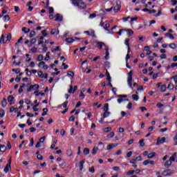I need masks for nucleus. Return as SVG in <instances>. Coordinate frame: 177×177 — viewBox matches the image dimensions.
Listing matches in <instances>:
<instances>
[{
	"label": "nucleus",
	"instance_id": "f257e3e1",
	"mask_svg": "<svg viewBox=\"0 0 177 177\" xmlns=\"http://www.w3.org/2000/svg\"><path fill=\"white\" fill-rule=\"evenodd\" d=\"M132 75H133V71H131L128 73V77H127V84L129 85L131 89H133L132 88Z\"/></svg>",
	"mask_w": 177,
	"mask_h": 177
},
{
	"label": "nucleus",
	"instance_id": "f03ea898",
	"mask_svg": "<svg viewBox=\"0 0 177 177\" xmlns=\"http://www.w3.org/2000/svg\"><path fill=\"white\" fill-rule=\"evenodd\" d=\"M39 89V85L35 84L30 86L29 88H28V92H31V91H38Z\"/></svg>",
	"mask_w": 177,
	"mask_h": 177
},
{
	"label": "nucleus",
	"instance_id": "7ed1b4c3",
	"mask_svg": "<svg viewBox=\"0 0 177 177\" xmlns=\"http://www.w3.org/2000/svg\"><path fill=\"white\" fill-rule=\"evenodd\" d=\"M172 171L169 169H166L165 171H162V174L163 175V176H171V175H172Z\"/></svg>",
	"mask_w": 177,
	"mask_h": 177
},
{
	"label": "nucleus",
	"instance_id": "20e7f679",
	"mask_svg": "<svg viewBox=\"0 0 177 177\" xmlns=\"http://www.w3.org/2000/svg\"><path fill=\"white\" fill-rule=\"evenodd\" d=\"M96 47L98 48V49H102L103 46H106V44L102 41H96Z\"/></svg>",
	"mask_w": 177,
	"mask_h": 177
},
{
	"label": "nucleus",
	"instance_id": "39448f33",
	"mask_svg": "<svg viewBox=\"0 0 177 177\" xmlns=\"http://www.w3.org/2000/svg\"><path fill=\"white\" fill-rule=\"evenodd\" d=\"M8 102L10 103V106H12V104H15V97L12 95H9L7 98Z\"/></svg>",
	"mask_w": 177,
	"mask_h": 177
},
{
	"label": "nucleus",
	"instance_id": "423d86ee",
	"mask_svg": "<svg viewBox=\"0 0 177 177\" xmlns=\"http://www.w3.org/2000/svg\"><path fill=\"white\" fill-rule=\"evenodd\" d=\"M77 8H79V9H86V4L84 1L79 2Z\"/></svg>",
	"mask_w": 177,
	"mask_h": 177
},
{
	"label": "nucleus",
	"instance_id": "0eeeda50",
	"mask_svg": "<svg viewBox=\"0 0 177 177\" xmlns=\"http://www.w3.org/2000/svg\"><path fill=\"white\" fill-rule=\"evenodd\" d=\"M37 74H38V75H39V77L40 78H46V80L48 78V73L44 74V73H42V71H39L37 73Z\"/></svg>",
	"mask_w": 177,
	"mask_h": 177
},
{
	"label": "nucleus",
	"instance_id": "6e6552de",
	"mask_svg": "<svg viewBox=\"0 0 177 177\" xmlns=\"http://www.w3.org/2000/svg\"><path fill=\"white\" fill-rule=\"evenodd\" d=\"M165 138L163 137L162 139H158V141L156 142V146H160V145H162V143H165Z\"/></svg>",
	"mask_w": 177,
	"mask_h": 177
},
{
	"label": "nucleus",
	"instance_id": "1a4fd4ad",
	"mask_svg": "<svg viewBox=\"0 0 177 177\" xmlns=\"http://www.w3.org/2000/svg\"><path fill=\"white\" fill-rule=\"evenodd\" d=\"M50 34L51 35H59V30L56 28L52 29Z\"/></svg>",
	"mask_w": 177,
	"mask_h": 177
},
{
	"label": "nucleus",
	"instance_id": "9d476101",
	"mask_svg": "<svg viewBox=\"0 0 177 177\" xmlns=\"http://www.w3.org/2000/svg\"><path fill=\"white\" fill-rule=\"evenodd\" d=\"M120 9H121V6L118 4V3H117L116 6L113 8V11L115 12V13H117L120 10Z\"/></svg>",
	"mask_w": 177,
	"mask_h": 177
},
{
	"label": "nucleus",
	"instance_id": "9b49d317",
	"mask_svg": "<svg viewBox=\"0 0 177 177\" xmlns=\"http://www.w3.org/2000/svg\"><path fill=\"white\" fill-rule=\"evenodd\" d=\"M55 17V21H62L63 20V16L60 15L59 14H57Z\"/></svg>",
	"mask_w": 177,
	"mask_h": 177
},
{
	"label": "nucleus",
	"instance_id": "f8f14e48",
	"mask_svg": "<svg viewBox=\"0 0 177 177\" xmlns=\"http://www.w3.org/2000/svg\"><path fill=\"white\" fill-rule=\"evenodd\" d=\"M117 146H118L117 144H110L107 145L106 149L107 150H111V149H113V147H117Z\"/></svg>",
	"mask_w": 177,
	"mask_h": 177
},
{
	"label": "nucleus",
	"instance_id": "ddd939ff",
	"mask_svg": "<svg viewBox=\"0 0 177 177\" xmlns=\"http://www.w3.org/2000/svg\"><path fill=\"white\" fill-rule=\"evenodd\" d=\"M171 165H172V162L169 160H167L165 162V167L166 168H169V167H171Z\"/></svg>",
	"mask_w": 177,
	"mask_h": 177
},
{
	"label": "nucleus",
	"instance_id": "4468645a",
	"mask_svg": "<svg viewBox=\"0 0 177 177\" xmlns=\"http://www.w3.org/2000/svg\"><path fill=\"white\" fill-rule=\"evenodd\" d=\"M10 169H11L10 165H6V166L3 169V171L5 172V174H8V171H10Z\"/></svg>",
	"mask_w": 177,
	"mask_h": 177
},
{
	"label": "nucleus",
	"instance_id": "2eb2a0df",
	"mask_svg": "<svg viewBox=\"0 0 177 177\" xmlns=\"http://www.w3.org/2000/svg\"><path fill=\"white\" fill-rule=\"evenodd\" d=\"M37 42V39L33 38L30 40V44H28V48H31Z\"/></svg>",
	"mask_w": 177,
	"mask_h": 177
},
{
	"label": "nucleus",
	"instance_id": "dca6fc26",
	"mask_svg": "<svg viewBox=\"0 0 177 177\" xmlns=\"http://www.w3.org/2000/svg\"><path fill=\"white\" fill-rule=\"evenodd\" d=\"M106 75L107 81H109V82H111V76H110V73H109V71H107V70L106 72Z\"/></svg>",
	"mask_w": 177,
	"mask_h": 177
},
{
	"label": "nucleus",
	"instance_id": "f3484780",
	"mask_svg": "<svg viewBox=\"0 0 177 177\" xmlns=\"http://www.w3.org/2000/svg\"><path fill=\"white\" fill-rule=\"evenodd\" d=\"M6 42V37H5V35H2L0 39V44H5Z\"/></svg>",
	"mask_w": 177,
	"mask_h": 177
},
{
	"label": "nucleus",
	"instance_id": "a211bd4d",
	"mask_svg": "<svg viewBox=\"0 0 177 177\" xmlns=\"http://www.w3.org/2000/svg\"><path fill=\"white\" fill-rule=\"evenodd\" d=\"M154 157H156V152H151L149 153L147 156V158H149V159L153 158Z\"/></svg>",
	"mask_w": 177,
	"mask_h": 177
},
{
	"label": "nucleus",
	"instance_id": "6ab92c4d",
	"mask_svg": "<svg viewBox=\"0 0 177 177\" xmlns=\"http://www.w3.org/2000/svg\"><path fill=\"white\" fill-rule=\"evenodd\" d=\"M84 164H85V160H82L80 162V171H82L84 169Z\"/></svg>",
	"mask_w": 177,
	"mask_h": 177
},
{
	"label": "nucleus",
	"instance_id": "aec40b11",
	"mask_svg": "<svg viewBox=\"0 0 177 177\" xmlns=\"http://www.w3.org/2000/svg\"><path fill=\"white\" fill-rule=\"evenodd\" d=\"M71 3L73 5V6H79V2L77 0H71Z\"/></svg>",
	"mask_w": 177,
	"mask_h": 177
},
{
	"label": "nucleus",
	"instance_id": "412c9836",
	"mask_svg": "<svg viewBox=\"0 0 177 177\" xmlns=\"http://www.w3.org/2000/svg\"><path fill=\"white\" fill-rule=\"evenodd\" d=\"M73 41H74V39L71 37H68L66 39V42H67V44H73Z\"/></svg>",
	"mask_w": 177,
	"mask_h": 177
},
{
	"label": "nucleus",
	"instance_id": "4be33fe9",
	"mask_svg": "<svg viewBox=\"0 0 177 177\" xmlns=\"http://www.w3.org/2000/svg\"><path fill=\"white\" fill-rule=\"evenodd\" d=\"M0 149L1 150V153H5L6 151V146L2 145L0 144Z\"/></svg>",
	"mask_w": 177,
	"mask_h": 177
},
{
	"label": "nucleus",
	"instance_id": "5701e85b",
	"mask_svg": "<svg viewBox=\"0 0 177 177\" xmlns=\"http://www.w3.org/2000/svg\"><path fill=\"white\" fill-rule=\"evenodd\" d=\"M10 39H12V34L8 33L6 37V42H8V41H10Z\"/></svg>",
	"mask_w": 177,
	"mask_h": 177
},
{
	"label": "nucleus",
	"instance_id": "b1692460",
	"mask_svg": "<svg viewBox=\"0 0 177 177\" xmlns=\"http://www.w3.org/2000/svg\"><path fill=\"white\" fill-rule=\"evenodd\" d=\"M176 158V153H174L169 158V160L172 162V161H175Z\"/></svg>",
	"mask_w": 177,
	"mask_h": 177
},
{
	"label": "nucleus",
	"instance_id": "393cba45",
	"mask_svg": "<svg viewBox=\"0 0 177 177\" xmlns=\"http://www.w3.org/2000/svg\"><path fill=\"white\" fill-rule=\"evenodd\" d=\"M110 111H104V115H103V118H107V117H109V115H110Z\"/></svg>",
	"mask_w": 177,
	"mask_h": 177
},
{
	"label": "nucleus",
	"instance_id": "a878e982",
	"mask_svg": "<svg viewBox=\"0 0 177 177\" xmlns=\"http://www.w3.org/2000/svg\"><path fill=\"white\" fill-rule=\"evenodd\" d=\"M22 31L25 34H28V32H30V30L27 28H26V27H24V28H22Z\"/></svg>",
	"mask_w": 177,
	"mask_h": 177
},
{
	"label": "nucleus",
	"instance_id": "bb28decb",
	"mask_svg": "<svg viewBox=\"0 0 177 177\" xmlns=\"http://www.w3.org/2000/svg\"><path fill=\"white\" fill-rule=\"evenodd\" d=\"M132 99L133 100L138 102V100H139V96L138 95L133 94L132 95Z\"/></svg>",
	"mask_w": 177,
	"mask_h": 177
},
{
	"label": "nucleus",
	"instance_id": "cd10ccee",
	"mask_svg": "<svg viewBox=\"0 0 177 177\" xmlns=\"http://www.w3.org/2000/svg\"><path fill=\"white\" fill-rule=\"evenodd\" d=\"M66 155L68 157H71V156H73V151L71 149H68L66 151Z\"/></svg>",
	"mask_w": 177,
	"mask_h": 177
},
{
	"label": "nucleus",
	"instance_id": "c85d7f7f",
	"mask_svg": "<svg viewBox=\"0 0 177 177\" xmlns=\"http://www.w3.org/2000/svg\"><path fill=\"white\" fill-rule=\"evenodd\" d=\"M6 104H8V102H6V100L5 98H3L1 102V106L3 107H6Z\"/></svg>",
	"mask_w": 177,
	"mask_h": 177
},
{
	"label": "nucleus",
	"instance_id": "c756f323",
	"mask_svg": "<svg viewBox=\"0 0 177 177\" xmlns=\"http://www.w3.org/2000/svg\"><path fill=\"white\" fill-rule=\"evenodd\" d=\"M160 91L161 92H165L167 91V86L165 84H163L160 86Z\"/></svg>",
	"mask_w": 177,
	"mask_h": 177
},
{
	"label": "nucleus",
	"instance_id": "7c9ffc66",
	"mask_svg": "<svg viewBox=\"0 0 177 177\" xmlns=\"http://www.w3.org/2000/svg\"><path fill=\"white\" fill-rule=\"evenodd\" d=\"M43 113H41V115L44 117V115H46L48 114V109L47 108H44L43 109Z\"/></svg>",
	"mask_w": 177,
	"mask_h": 177
},
{
	"label": "nucleus",
	"instance_id": "2f4dec72",
	"mask_svg": "<svg viewBox=\"0 0 177 177\" xmlns=\"http://www.w3.org/2000/svg\"><path fill=\"white\" fill-rule=\"evenodd\" d=\"M140 147H145V140L142 139L139 141Z\"/></svg>",
	"mask_w": 177,
	"mask_h": 177
},
{
	"label": "nucleus",
	"instance_id": "473e14b6",
	"mask_svg": "<svg viewBox=\"0 0 177 177\" xmlns=\"http://www.w3.org/2000/svg\"><path fill=\"white\" fill-rule=\"evenodd\" d=\"M83 153L85 155V156H88V154H89V149L88 148H85L83 151Z\"/></svg>",
	"mask_w": 177,
	"mask_h": 177
},
{
	"label": "nucleus",
	"instance_id": "72a5a7b5",
	"mask_svg": "<svg viewBox=\"0 0 177 177\" xmlns=\"http://www.w3.org/2000/svg\"><path fill=\"white\" fill-rule=\"evenodd\" d=\"M167 89H169V91H172L174 89V84H169L167 86Z\"/></svg>",
	"mask_w": 177,
	"mask_h": 177
},
{
	"label": "nucleus",
	"instance_id": "f704fd0d",
	"mask_svg": "<svg viewBox=\"0 0 177 177\" xmlns=\"http://www.w3.org/2000/svg\"><path fill=\"white\" fill-rule=\"evenodd\" d=\"M5 115V111L3 109H0V118H3Z\"/></svg>",
	"mask_w": 177,
	"mask_h": 177
},
{
	"label": "nucleus",
	"instance_id": "c9c22d12",
	"mask_svg": "<svg viewBox=\"0 0 177 177\" xmlns=\"http://www.w3.org/2000/svg\"><path fill=\"white\" fill-rule=\"evenodd\" d=\"M97 150H99V148L95 147L93 149L92 154H93V155L95 156V154H96V153H97Z\"/></svg>",
	"mask_w": 177,
	"mask_h": 177
},
{
	"label": "nucleus",
	"instance_id": "e433bc0d",
	"mask_svg": "<svg viewBox=\"0 0 177 177\" xmlns=\"http://www.w3.org/2000/svg\"><path fill=\"white\" fill-rule=\"evenodd\" d=\"M3 19L4 21H9L10 17H9V15H5Z\"/></svg>",
	"mask_w": 177,
	"mask_h": 177
},
{
	"label": "nucleus",
	"instance_id": "4c0bfd02",
	"mask_svg": "<svg viewBox=\"0 0 177 177\" xmlns=\"http://www.w3.org/2000/svg\"><path fill=\"white\" fill-rule=\"evenodd\" d=\"M45 139H46V137H45V136H43V137L40 138L39 139V142L44 143V142H45Z\"/></svg>",
	"mask_w": 177,
	"mask_h": 177
},
{
	"label": "nucleus",
	"instance_id": "58836bf2",
	"mask_svg": "<svg viewBox=\"0 0 177 177\" xmlns=\"http://www.w3.org/2000/svg\"><path fill=\"white\" fill-rule=\"evenodd\" d=\"M32 37H35V31L32 30L29 35V38H32Z\"/></svg>",
	"mask_w": 177,
	"mask_h": 177
},
{
	"label": "nucleus",
	"instance_id": "ea45409f",
	"mask_svg": "<svg viewBox=\"0 0 177 177\" xmlns=\"http://www.w3.org/2000/svg\"><path fill=\"white\" fill-rule=\"evenodd\" d=\"M165 35L166 37H169L170 39H175V37L172 35H171V33H167Z\"/></svg>",
	"mask_w": 177,
	"mask_h": 177
},
{
	"label": "nucleus",
	"instance_id": "a19ab883",
	"mask_svg": "<svg viewBox=\"0 0 177 177\" xmlns=\"http://www.w3.org/2000/svg\"><path fill=\"white\" fill-rule=\"evenodd\" d=\"M104 111H109V104H105L104 106Z\"/></svg>",
	"mask_w": 177,
	"mask_h": 177
},
{
	"label": "nucleus",
	"instance_id": "79ce46f5",
	"mask_svg": "<svg viewBox=\"0 0 177 177\" xmlns=\"http://www.w3.org/2000/svg\"><path fill=\"white\" fill-rule=\"evenodd\" d=\"M169 48H171V49H175L176 48V44H175L174 43L170 44Z\"/></svg>",
	"mask_w": 177,
	"mask_h": 177
},
{
	"label": "nucleus",
	"instance_id": "37998d69",
	"mask_svg": "<svg viewBox=\"0 0 177 177\" xmlns=\"http://www.w3.org/2000/svg\"><path fill=\"white\" fill-rule=\"evenodd\" d=\"M42 60H44V56L42 55H39L37 57V61L41 62Z\"/></svg>",
	"mask_w": 177,
	"mask_h": 177
},
{
	"label": "nucleus",
	"instance_id": "c03bdc74",
	"mask_svg": "<svg viewBox=\"0 0 177 177\" xmlns=\"http://www.w3.org/2000/svg\"><path fill=\"white\" fill-rule=\"evenodd\" d=\"M133 174H135V170H129L127 173V175L129 176V175H133Z\"/></svg>",
	"mask_w": 177,
	"mask_h": 177
},
{
	"label": "nucleus",
	"instance_id": "a18cd8bd",
	"mask_svg": "<svg viewBox=\"0 0 177 177\" xmlns=\"http://www.w3.org/2000/svg\"><path fill=\"white\" fill-rule=\"evenodd\" d=\"M171 80H174L175 84H177V75L171 77Z\"/></svg>",
	"mask_w": 177,
	"mask_h": 177
},
{
	"label": "nucleus",
	"instance_id": "49530a36",
	"mask_svg": "<svg viewBox=\"0 0 177 177\" xmlns=\"http://www.w3.org/2000/svg\"><path fill=\"white\" fill-rule=\"evenodd\" d=\"M68 75H69V77H74V72L71 71H68Z\"/></svg>",
	"mask_w": 177,
	"mask_h": 177
},
{
	"label": "nucleus",
	"instance_id": "de8ad7c7",
	"mask_svg": "<svg viewBox=\"0 0 177 177\" xmlns=\"http://www.w3.org/2000/svg\"><path fill=\"white\" fill-rule=\"evenodd\" d=\"M156 106L158 109H161V107H164V104H161V102H158L157 104H156Z\"/></svg>",
	"mask_w": 177,
	"mask_h": 177
},
{
	"label": "nucleus",
	"instance_id": "09e8293b",
	"mask_svg": "<svg viewBox=\"0 0 177 177\" xmlns=\"http://www.w3.org/2000/svg\"><path fill=\"white\" fill-rule=\"evenodd\" d=\"M30 52H32V53H37V48L36 47H32L31 49H30Z\"/></svg>",
	"mask_w": 177,
	"mask_h": 177
},
{
	"label": "nucleus",
	"instance_id": "8fccbe9b",
	"mask_svg": "<svg viewBox=\"0 0 177 177\" xmlns=\"http://www.w3.org/2000/svg\"><path fill=\"white\" fill-rule=\"evenodd\" d=\"M127 109H128V110H131L132 109V102H129Z\"/></svg>",
	"mask_w": 177,
	"mask_h": 177
},
{
	"label": "nucleus",
	"instance_id": "3c124183",
	"mask_svg": "<svg viewBox=\"0 0 177 177\" xmlns=\"http://www.w3.org/2000/svg\"><path fill=\"white\" fill-rule=\"evenodd\" d=\"M88 171H89V172H91V174H94L95 173V167H90Z\"/></svg>",
	"mask_w": 177,
	"mask_h": 177
},
{
	"label": "nucleus",
	"instance_id": "603ef678",
	"mask_svg": "<svg viewBox=\"0 0 177 177\" xmlns=\"http://www.w3.org/2000/svg\"><path fill=\"white\" fill-rule=\"evenodd\" d=\"M110 131H111V127H106L105 129H104V132H110Z\"/></svg>",
	"mask_w": 177,
	"mask_h": 177
},
{
	"label": "nucleus",
	"instance_id": "864d4df0",
	"mask_svg": "<svg viewBox=\"0 0 177 177\" xmlns=\"http://www.w3.org/2000/svg\"><path fill=\"white\" fill-rule=\"evenodd\" d=\"M30 147H32V146H34V138H32L30 139Z\"/></svg>",
	"mask_w": 177,
	"mask_h": 177
},
{
	"label": "nucleus",
	"instance_id": "5fc2aeb1",
	"mask_svg": "<svg viewBox=\"0 0 177 177\" xmlns=\"http://www.w3.org/2000/svg\"><path fill=\"white\" fill-rule=\"evenodd\" d=\"M114 132H111L109 134L106 136V138H113Z\"/></svg>",
	"mask_w": 177,
	"mask_h": 177
},
{
	"label": "nucleus",
	"instance_id": "6e6d98bb",
	"mask_svg": "<svg viewBox=\"0 0 177 177\" xmlns=\"http://www.w3.org/2000/svg\"><path fill=\"white\" fill-rule=\"evenodd\" d=\"M8 11L3 10L2 12L0 14V18L2 17L4 15H6Z\"/></svg>",
	"mask_w": 177,
	"mask_h": 177
},
{
	"label": "nucleus",
	"instance_id": "4d7b16f0",
	"mask_svg": "<svg viewBox=\"0 0 177 177\" xmlns=\"http://www.w3.org/2000/svg\"><path fill=\"white\" fill-rule=\"evenodd\" d=\"M66 165H67V163H66V162H64L59 164V167L61 168H64V167H66Z\"/></svg>",
	"mask_w": 177,
	"mask_h": 177
},
{
	"label": "nucleus",
	"instance_id": "13d9d810",
	"mask_svg": "<svg viewBox=\"0 0 177 177\" xmlns=\"http://www.w3.org/2000/svg\"><path fill=\"white\" fill-rule=\"evenodd\" d=\"M37 158L40 161H42V160H44V157L41 155H37Z\"/></svg>",
	"mask_w": 177,
	"mask_h": 177
},
{
	"label": "nucleus",
	"instance_id": "bf43d9fd",
	"mask_svg": "<svg viewBox=\"0 0 177 177\" xmlns=\"http://www.w3.org/2000/svg\"><path fill=\"white\" fill-rule=\"evenodd\" d=\"M124 44L127 47L129 46V39H126L124 41Z\"/></svg>",
	"mask_w": 177,
	"mask_h": 177
},
{
	"label": "nucleus",
	"instance_id": "052dcab7",
	"mask_svg": "<svg viewBox=\"0 0 177 177\" xmlns=\"http://www.w3.org/2000/svg\"><path fill=\"white\" fill-rule=\"evenodd\" d=\"M79 97H80L81 99H84V97H85V95L84 94V93H82V91L80 92Z\"/></svg>",
	"mask_w": 177,
	"mask_h": 177
},
{
	"label": "nucleus",
	"instance_id": "680f3d73",
	"mask_svg": "<svg viewBox=\"0 0 177 177\" xmlns=\"http://www.w3.org/2000/svg\"><path fill=\"white\" fill-rule=\"evenodd\" d=\"M90 35L93 37V38H96V35H95V31H91L90 32Z\"/></svg>",
	"mask_w": 177,
	"mask_h": 177
},
{
	"label": "nucleus",
	"instance_id": "e2e57ef3",
	"mask_svg": "<svg viewBox=\"0 0 177 177\" xmlns=\"http://www.w3.org/2000/svg\"><path fill=\"white\" fill-rule=\"evenodd\" d=\"M149 164H150V160H147L143 162L144 165H149Z\"/></svg>",
	"mask_w": 177,
	"mask_h": 177
},
{
	"label": "nucleus",
	"instance_id": "0e129e2a",
	"mask_svg": "<svg viewBox=\"0 0 177 177\" xmlns=\"http://www.w3.org/2000/svg\"><path fill=\"white\" fill-rule=\"evenodd\" d=\"M75 120V117H74V115H72L69 118V121L71 122H74V120Z\"/></svg>",
	"mask_w": 177,
	"mask_h": 177
},
{
	"label": "nucleus",
	"instance_id": "69168bd1",
	"mask_svg": "<svg viewBox=\"0 0 177 177\" xmlns=\"http://www.w3.org/2000/svg\"><path fill=\"white\" fill-rule=\"evenodd\" d=\"M12 71L15 73V74L20 73V69H12Z\"/></svg>",
	"mask_w": 177,
	"mask_h": 177
},
{
	"label": "nucleus",
	"instance_id": "338daca9",
	"mask_svg": "<svg viewBox=\"0 0 177 177\" xmlns=\"http://www.w3.org/2000/svg\"><path fill=\"white\" fill-rule=\"evenodd\" d=\"M127 31H129V36L133 35V30H132L131 29H128Z\"/></svg>",
	"mask_w": 177,
	"mask_h": 177
},
{
	"label": "nucleus",
	"instance_id": "774afa93",
	"mask_svg": "<svg viewBox=\"0 0 177 177\" xmlns=\"http://www.w3.org/2000/svg\"><path fill=\"white\" fill-rule=\"evenodd\" d=\"M130 164H136V159H132L130 160Z\"/></svg>",
	"mask_w": 177,
	"mask_h": 177
}]
</instances>
